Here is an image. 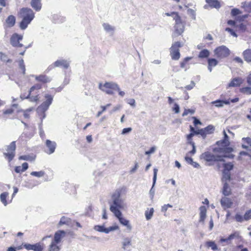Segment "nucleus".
I'll use <instances>...</instances> for the list:
<instances>
[{
    "label": "nucleus",
    "instance_id": "55",
    "mask_svg": "<svg viewBox=\"0 0 251 251\" xmlns=\"http://www.w3.org/2000/svg\"><path fill=\"white\" fill-rule=\"evenodd\" d=\"M228 137L226 133L224 131V138L221 141L222 143L225 144L226 146H228L229 145V142L228 141Z\"/></svg>",
    "mask_w": 251,
    "mask_h": 251
},
{
    "label": "nucleus",
    "instance_id": "44",
    "mask_svg": "<svg viewBox=\"0 0 251 251\" xmlns=\"http://www.w3.org/2000/svg\"><path fill=\"white\" fill-rule=\"evenodd\" d=\"M193 134L192 133H189V134H187L186 135V139H187V144L190 145H193L195 143L193 141Z\"/></svg>",
    "mask_w": 251,
    "mask_h": 251
},
{
    "label": "nucleus",
    "instance_id": "40",
    "mask_svg": "<svg viewBox=\"0 0 251 251\" xmlns=\"http://www.w3.org/2000/svg\"><path fill=\"white\" fill-rule=\"evenodd\" d=\"M240 92L243 94L250 95H251V87H243L239 90Z\"/></svg>",
    "mask_w": 251,
    "mask_h": 251
},
{
    "label": "nucleus",
    "instance_id": "22",
    "mask_svg": "<svg viewBox=\"0 0 251 251\" xmlns=\"http://www.w3.org/2000/svg\"><path fill=\"white\" fill-rule=\"evenodd\" d=\"M214 130L215 128L213 126L211 125H208L205 128H201V131L202 132L201 136L203 138H205L207 134L213 133Z\"/></svg>",
    "mask_w": 251,
    "mask_h": 251
},
{
    "label": "nucleus",
    "instance_id": "24",
    "mask_svg": "<svg viewBox=\"0 0 251 251\" xmlns=\"http://www.w3.org/2000/svg\"><path fill=\"white\" fill-rule=\"evenodd\" d=\"M30 5L34 10L39 11L42 8L41 0H31Z\"/></svg>",
    "mask_w": 251,
    "mask_h": 251
},
{
    "label": "nucleus",
    "instance_id": "37",
    "mask_svg": "<svg viewBox=\"0 0 251 251\" xmlns=\"http://www.w3.org/2000/svg\"><path fill=\"white\" fill-rule=\"evenodd\" d=\"M209 55V51L207 49H203L200 52L198 57L200 58H207Z\"/></svg>",
    "mask_w": 251,
    "mask_h": 251
},
{
    "label": "nucleus",
    "instance_id": "10",
    "mask_svg": "<svg viewBox=\"0 0 251 251\" xmlns=\"http://www.w3.org/2000/svg\"><path fill=\"white\" fill-rule=\"evenodd\" d=\"M214 53L217 57L224 58L229 55L230 51L226 46H222L216 48L214 50Z\"/></svg>",
    "mask_w": 251,
    "mask_h": 251
},
{
    "label": "nucleus",
    "instance_id": "48",
    "mask_svg": "<svg viewBox=\"0 0 251 251\" xmlns=\"http://www.w3.org/2000/svg\"><path fill=\"white\" fill-rule=\"evenodd\" d=\"M195 112L194 109H185L182 116L183 117L188 115V114L192 115Z\"/></svg>",
    "mask_w": 251,
    "mask_h": 251
},
{
    "label": "nucleus",
    "instance_id": "15",
    "mask_svg": "<svg viewBox=\"0 0 251 251\" xmlns=\"http://www.w3.org/2000/svg\"><path fill=\"white\" fill-rule=\"evenodd\" d=\"M69 66V63L66 60H57L53 64L50 65L48 69L50 70L55 67H62L64 69H67Z\"/></svg>",
    "mask_w": 251,
    "mask_h": 251
},
{
    "label": "nucleus",
    "instance_id": "46",
    "mask_svg": "<svg viewBox=\"0 0 251 251\" xmlns=\"http://www.w3.org/2000/svg\"><path fill=\"white\" fill-rule=\"evenodd\" d=\"M192 58V57H185L182 61H181L180 63V66L182 68H184L186 65L188 64V62L189 60H190Z\"/></svg>",
    "mask_w": 251,
    "mask_h": 251
},
{
    "label": "nucleus",
    "instance_id": "59",
    "mask_svg": "<svg viewBox=\"0 0 251 251\" xmlns=\"http://www.w3.org/2000/svg\"><path fill=\"white\" fill-rule=\"evenodd\" d=\"M173 111L176 113H178L179 112V106L177 103H175L174 107H173Z\"/></svg>",
    "mask_w": 251,
    "mask_h": 251
},
{
    "label": "nucleus",
    "instance_id": "30",
    "mask_svg": "<svg viewBox=\"0 0 251 251\" xmlns=\"http://www.w3.org/2000/svg\"><path fill=\"white\" fill-rule=\"evenodd\" d=\"M241 8L244 9L245 12L248 13H251V1L242 2Z\"/></svg>",
    "mask_w": 251,
    "mask_h": 251
},
{
    "label": "nucleus",
    "instance_id": "35",
    "mask_svg": "<svg viewBox=\"0 0 251 251\" xmlns=\"http://www.w3.org/2000/svg\"><path fill=\"white\" fill-rule=\"evenodd\" d=\"M8 196L9 193L7 192H4L0 194V201L5 206L8 203V201H7V198L8 197Z\"/></svg>",
    "mask_w": 251,
    "mask_h": 251
},
{
    "label": "nucleus",
    "instance_id": "51",
    "mask_svg": "<svg viewBox=\"0 0 251 251\" xmlns=\"http://www.w3.org/2000/svg\"><path fill=\"white\" fill-rule=\"evenodd\" d=\"M223 178L225 179L226 180H229L230 179V173L223 171Z\"/></svg>",
    "mask_w": 251,
    "mask_h": 251
},
{
    "label": "nucleus",
    "instance_id": "47",
    "mask_svg": "<svg viewBox=\"0 0 251 251\" xmlns=\"http://www.w3.org/2000/svg\"><path fill=\"white\" fill-rule=\"evenodd\" d=\"M19 66L22 70V74L25 75V67L24 64V60L23 59H21L19 61Z\"/></svg>",
    "mask_w": 251,
    "mask_h": 251
},
{
    "label": "nucleus",
    "instance_id": "7",
    "mask_svg": "<svg viewBox=\"0 0 251 251\" xmlns=\"http://www.w3.org/2000/svg\"><path fill=\"white\" fill-rule=\"evenodd\" d=\"M175 21L174 26L175 31L178 34H181L184 31L185 22L177 12H173L172 17Z\"/></svg>",
    "mask_w": 251,
    "mask_h": 251
},
{
    "label": "nucleus",
    "instance_id": "33",
    "mask_svg": "<svg viewBox=\"0 0 251 251\" xmlns=\"http://www.w3.org/2000/svg\"><path fill=\"white\" fill-rule=\"evenodd\" d=\"M223 194L224 196H228L231 194V190L227 183H225L224 185Z\"/></svg>",
    "mask_w": 251,
    "mask_h": 251
},
{
    "label": "nucleus",
    "instance_id": "29",
    "mask_svg": "<svg viewBox=\"0 0 251 251\" xmlns=\"http://www.w3.org/2000/svg\"><path fill=\"white\" fill-rule=\"evenodd\" d=\"M36 158V155L34 154H26L20 156L19 157V159L20 160H26L29 161H33Z\"/></svg>",
    "mask_w": 251,
    "mask_h": 251
},
{
    "label": "nucleus",
    "instance_id": "43",
    "mask_svg": "<svg viewBox=\"0 0 251 251\" xmlns=\"http://www.w3.org/2000/svg\"><path fill=\"white\" fill-rule=\"evenodd\" d=\"M242 11L238 8H233L231 11V15L233 17H236L238 15L242 14Z\"/></svg>",
    "mask_w": 251,
    "mask_h": 251
},
{
    "label": "nucleus",
    "instance_id": "53",
    "mask_svg": "<svg viewBox=\"0 0 251 251\" xmlns=\"http://www.w3.org/2000/svg\"><path fill=\"white\" fill-rule=\"evenodd\" d=\"M32 110V108H29L25 110H22L23 112L24 116L25 118L28 119L29 118V112Z\"/></svg>",
    "mask_w": 251,
    "mask_h": 251
},
{
    "label": "nucleus",
    "instance_id": "28",
    "mask_svg": "<svg viewBox=\"0 0 251 251\" xmlns=\"http://www.w3.org/2000/svg\"><path fill=\"white\" fill-rule=\"evenodd\" d=\"M244 60L248 63H251V49H247L243 53Z\"/></svg>",
    "mask_w": 251,
    "mask_h": 251
},
{
    "label": "nucleus",
    "instance_id": "8",
    "mask_svg": "<svg viewBox=\"0 0 251 251\" xmlns=\"http://www.w3.org/2000/svg\"><path fill=\"white\" fill-rule=\"evenodd\" d=\"M183 46V44L180 42L173 43L170 48V55L173 60H177L180 58L179 48Z\"/></svg>",
    "mask_w": 251,
    "mask_h": 251
},
{
    "label": "nucleus",
    "instance_id": "34",
    "mask_svg": "<svg viewBox=\"0 0 251 251\" xmlns=\"http://www.w3.org/2000/svg\"><path fill=\"white\" fill-rule=\"evenodd\" d=\"M206 2L209 6L216 8H219L221 6L220 3L217 0H206Z\"/></svg>",
    "mask_w": 251,
    "mask_h": 251
},
{
    "label": "nucleus",
    "instance_id": "6",
    "mask_svg": "<svg viewBox=\"0 0 251 251\" xmlns=\"http://www.w3.org/2000/svg\"><path fill=\"white\" fill-rule=\"evenodd\" d=\"M42 87V85L39 83L34 85L30 88L28 95L25 98L29 99L32 102L38 101L40 98L39 91Z\"/></svg>",
    "mask_w": 251,
    "mask_h": 251
},
{
    "label": "nucleus",
    "instance_id": "62",
    "mask_svg": "<svg viewBox=\"0 0 251 251\" xmlns=\"http://www.w3.org/2000/svg\"><path fill=\"white\" fill-rule=\"evenodd\" d=\"M185 160L188 163L190 164H193V159L191 157L186 156L185 157Z\"/></svg>",
    "mask_w": 251,
    "mask_h": 251
},
{
    "label": "nucleus",
    "instance_id": "52",
    "mask_svg": "<svg viewBox=\"0 0 251 251\" xmlns=\"http://www.w3.org/2000/svg\"><path fill=\"white\" fill-rule=\"evenodd\" d=\"M103 26L104 29L107 31H112L114 30V28L108 24H103Z\"/></svg>",
    "mask_w": 251,
    "mask_h": 251
},
{
    "label": "nucleus",
    "instance_id": "21",
    "mask_svg": "<svg viewBox=\"0 0 251 251\" xmlns=\"http://www.w3.org/2000/svg\"><path fill=\"white\" fill-rule=\"evenodd\" d=\"M65 235L66 232L65 231L62 230H58L55 233L53 240L52 241L58 244Z\"/></svg>",
    "mask_w": 251,
    "mask_h": 251
},
{
    "label": "nucleus",
    "instance_id": "39",
    "mask_svg": "<svg viewBox=\"0 0 251 251\" xmlns=\"http://www.w3.org/2000/svg\"><path fill=\"white\" fill-rule=\"evenodd\" d=\"M154 213L153 208H151L150 209H148L145 211V216L147 220H150L153 216Z\"/></svg>",
    "mask_w": 251,
    "mask_h": 251
},
{
    "label": "nucleus",
    "instance_id": "13",
    "mask_svg": "<svg viewBox=\"0 0 251 251\" xmlns=\"http://www.w3.org/2000/svg\"><path fill=\"white\" fill-rule=\"evenodd\" d=\"M238 98H235L233 99H228L225 100H218L211 102L212 104H215L216 107H220L223 106L224 104H229L230 102L235 103L239 101Z\"/></svg>",
    "mask_w": 251,
    "mask_h": 251
},
{
    "label": "nucleus",
    "instance_id": "57",
    "mask_svg": "<svg viewBox=\"0 0 251 251\" xmlns=\"http://www.w3.org/2000/svg\"><path fill=\"white\" fill-rule=\"evenodd\" d=\"M245 218L246 221L251 219V209L246 212L245 213Z\"/></svg>",
    "mask_w": 251,
    "mask_h": 251
},
{
    "label": "nucleus",
    "instance_id": "63",
    "mask_svg": "<svg viewBox=\"0 0 251 251\" xmlns=\"http://www.w3.org/2000/svg\"><path fill=\"white\" fill-rule=\"evenodd\" d=\"M155 150V148L154 147H151L149 151H146L145 152V154L147 155L150 154L152 153H153Z\"/></svg>",
    "mask_w": 251,
    "mask_h": 251
},
{
    "label": "nucleus",
    "instance_id": "36",
    "mask_svg": "<svg viewBox=\"0 0 251 251\" xmlns=\"http://www.w3.org/2000/svg\"><path fill=\"white\" fill-rule=\"evenodd\" d=\"M205 245L207 248H211V250L215 251L218 250V247L214 241H209L205 243Z\"/></svg>",
    "mask_w": 251,
    "mask_h": 251
},
{
    "label": "nucleus",
    "instance_id": "25",
    "mask_svg": "<svg viewBox=\"0 0 251 251\" xmlns=\"http://www.w3.org/2000/svg\"><path fill=\"white\" fill-rule=\"evenodd\" d=\"M207 209L205 206H201L200 207V219L199 222L203 223L206 217Z\"/></svg>",
    "mask_w": 251,
    "mask_h": 251
},
{
    "label": "nucleus",
    "instance_id": "5",
    "mask_svg": "<svg viewBox=\"0 0 251 251\" xmlns=\"http://www.w3.org/2000/svg\"><path fill=\"white\" fill-rule=\"evenodd\" d=\"M234 239H237L239 242L242 243L244 242L243 237L240 235V232L238 231H234L227 237H221L219 243L221 244L222 246L229 245L232 244V240Z\"/></svg>",
    "mask_w": 251,
    "mask_h": 251
},
{
    "label": "nucleus",
    "instance_id": "27",
    "mask_svg": "<svg viewBox=\"0 0 251 251\" xmlns=\"http://www.w3.org/2000/svg\"><path fill=\"white\" fill-rule=\"evenodd\" d=\"M28 167L27 163L25 162L22 164V166H18L15 167L14 170L16 173H21L25 171Z\"/></svg>",
    "mask_w": 251,
    "mask_h": 251
},
{
    "label": "nucleus",
    "instance_id": "58",
    "mask_svg": "<svg viewBox=\"0 0 251 251\" xmlns=\"http://www.w3.org/2000/svg\"><path fill=\"white\" fill-rule=\"evenodd\" d=\"M157 169L154 168L153 169V186L154 185L157 178Z\"/></svg>",
    "mask_w": 251,
    "mask_h": 251
},
{
    "label": "nucleus",
    "instance_id": "2",
    "mask_svg": "<svg viewBox=\"0 0 251 251\" xmlns=\"http://www.w3.org/2000/svg\"><path fill=\"white\" fill-rule=\"evenodd\" d=\"M121 190H116L112 195L113 204L110 205V210L114 213L115 216L119 219L120 223L124 226H126L129 229H131V227L129 224V221L123 218L122 216V213L119 208L122 207V201L120 199Z\"/></svg>",
    "mask_w": 251,
    "mask_h": 251
},
{
    "label": "nucleus",
    "instance_id": "61",
    "mask_svg": "<svg viewBox=\"0 0 251 251\" xmlns=\"http://www.w3.org/2000/svg\"><path fill=\"white\" fill-rule=\"evenodd\" d=\"M233 61L235 62L242 64L243 63V60L239 57H235L233 58Z\"/></svg>",
    "mask_w": 251,
    "mask_h": 251
},
{
    "label": "nucleus",
    "instance_id": "12",
    "mask_svg": "<svg viewBox=\"0 0 251 251\" xmlns=\"http://www.w3.org/2000/svg\"><path fill=\"white\" fill-rule=\"evenodd\" d=\"M23 247L27 250H33L34 251H43L45 248V245L43 243H37L31 245L29 244H25Z\"/></svg>",
    "mask_w": 251,
    "mask_h": 251
},
{
    "label": "nucleus",
    "instance_id": "3",
    "mask_svg": "<svg viewBox=\"0 0 251 251\" xmlns=\"http://www.w3.org/2000/svg\"><path fill=\"white\" fill-rule=\"evenodd\" d=\"M18 17L22 19L19 25L21 29H25L35 17V13L30 8L23 7L20 9Z\"/></svg>",
    "mask_w": 251,
    "mask_h": 251
},
{
    "label": "nucleus",
    "instance_id": "16",
    "mask_svg": "<svg viewBox=\"0 0 251 251\" xmlns=\"http://www.w3.org/2000/svg\"><path fill=\"white\" fill-rule=\"evenodd\" d=\"M94 229L99 232L108 233L111 231H113L119 229L118 226H110L108 228H105L104 226L96 225L94 227Z\"/></svg>",
    "mask_w": 251,
    "mask_h": 251
},
{
    "label": "nucleus",
    "instance_id": "49",
    "mask_svg": "<svg viewBox=\"0 0 251 251\" xmlns=\"http://www.w3.org/2000/svg\"><path fill=\"white\" fill-rule=\"evenodd\" d=\"M30 175L33 176H35L36 177H41L44 176L45 172L44 171H41L39 172H32L30 173Z\"/></svg>",
    "mask_w": 251,
    "mask_h": 251
},
{
    "label": "nucleus",
    "instance_id": "23",
    "mask_svg": "<svg viewBox=\"0 0 251 251\" xmlns=\"http://www.w3.org/2000/svg\"><path fill=\"white\" fill-rule=\"evenodd\" d=\"M35 78L36 81L43 83H47L51 81V78L45 75H37Z\"/></svg>",
    "mask_w": 251,
    "mask_h": 251
},
{
    "label": "nucleus",
    "instance_id": "31",
    "mask_svg": "<svg viewBox=\"0 0 251 251\" xmlns=\"http://www.w3.org/2000/svg\"><path fill=\"white\" fill-rule=\"evenodd\" d=\"M208 62V69L210 72L212 70V68L216 66L218 63V61L214 58H208L207 60Z\"/></svg>",
    "mask_w": 251,
    "mask_h": 251
},
{
    "label": "nucleus",
    "instance_id": "56",
    "mask_svg": "<svg viewBox=\"0 0 251 251\" xmlns=\"http://www.w3.org/2000/svg\"><path fill=\"white\" fill-rule=\"evenodd\" d=\"M23 245H22L20 246H18L17 247H9L8 249H7V251H16V250H20L21 249H22L23 248Z\"/></svg>",
    "mask_w": 251,
    "mask_h": 251
},
{
    "label": "nucleus",
    "instance_id": "32",
    "mask_svg": "<svg viewBox=\"0 0 251 251\" xmlns=\"http://www.w3.org/2000/svg\"><path fill=\"white\" fill-rule=\"evenodd\" d=\"M57 244V243L51 241L48 247V251H60V247Z\"/></svg>",
    "mask_w": 251,
    "mask_h": 251
},
{
    "label": "nucleus",
    "instance_id": "26",
    "mask_svg": "<svg viewBox=\"0 0 251 251\" xmlns=\"http://www.w3.org/2000/svg\"><path fill=\"white\" fill-rule=\"evenodd\" d=\"M46 145L49 148V151L47 152L49 154L52 153L56 148V143L54 142H52L50 140H47L46 142Z\"/></svg>",
    "mask_w": 251,
    "mask_h": 251
},
{
    "label": "nucleus",
    "instance_id": "18",
    "mask_svg": "<svg viewBox=\"0 0 251 251\" xmlns=\"http://www.w3.org/2000/svg\"><path fill=\"white\" fill-rule=\"evenodd\" d=\"M16 23V18L14 16L11 15L7 17L3 24L4 28H11L14 26Z\"/></svg>",
    "mask_w": 251,
    "mask_h": 251
},
{
    "label": "nucleus",
    "instance_id": "41",
    "mask_svg": "<svg viewBox=\"0 0 251 251\" xmlns=\"http://www.w3.org/2000/svg\"><path fill=\"white\" fill-rule=\"evenodd\" d=\"M232 28L226 27V28L225 30L229 32L230 34L233 36L237 37L238 35L236 33L237 32L236 30V28H235L234 26H232Z\"/></svg>",
    "mask_w": 251,
    "mask_h": 251
},
{
    "label": "nucleus",
    "instance_id": "4",
    "mask_svg": "<svg viewBox=\"0 0 251 251\" xmlns=\"http://www.w3.org/2000/svg\"><path fill=\"white\" fill-rule=\"evenodd\" d=\"M99 89L108 95H113L116 90H119V85L113 81L100 82Z\"/></svg>",
    "mask_w": 251,
    "mask_h": 251
},
{
    "label": "nucleus",
    "instance_id": "9",
    "mask_svg": "<svg viewBox=\"0 0 251 251\" xmlns=\"http://www.w3.org/2000/svg\"><path fill=\"white\" fill-rule=\"evenodd\" d=\"M16 148V142H12L6 148V152L3 153V155L9 162H10L15 156Z\"/></svg>",
    "mask_w": 251,
    "mask_h": 251
},
{
    "label": "nucleus",
    "instance_id": "64",
    "mask_svg": "<svg viewBox=\"0 0 251 251\" xmlns=\"http://www.w3.org/2000/svg\"><path fill=\"white\" fill-rule=\"evenodd\" d=\"M14 112V110L12 108H9L3 111V114H11L13 113Z\"/></svg>",
    "mask_w": 251,
    "mask_h": 251
},
{
    "label": "nucleus",
    "instance_id": "11",
    "mask_svg": "<svg viewBox=\"0 0 251 251\" xmlns=\"http://www.w3.org/2000/svg\"><path fill=\"white\" fill-rule=\"evenodd\" d=\"M23 36L22 35L18 34L15 33L13 34L10 37V43L13 47H23V45L20 43L23 40Z\"/></svg>",
    "mask_w": 251,
    "mask_h": 251
},
{
    "label": "nucleus",
    "instance_id": "38",
    "mask_svg": "<svg viewBox=\"0 0 251 251\" xmlns=\"http://www.w3.org/2000/svg\"><path fill=\"white\" fill-rule=\"evenodd\" d=\"M71 222V219L69 218L63 216L61 218L59 222L58 223V226H61L63 225H68Z\"/></svg>",
    "mask_w": 251,
    "mask_h": 251
},
{
    "label": "nucleus",
    "instance_id": "17",
    "mask_svg": "<svg viewBox=\"0 0 251 251\" xmlns=\"http://www.w3.org/2000/svg\"><path fill=\"white\" fill-rule=\"evenodd\" d=\"M227 24L231 26H234L236 30L238 32H244L247 29V26L243 24H241L239 25H236V22L231 20L227 21Z\"/></svg>",
    "mask_w": 251,
    "mask_h": 251
},
{
    "label": "nucleus",
    "instance_id": "45",
    "mask_svg": "<svg viewBox=\"0 0 251 251\" xmlns=\"http://www.w3.org/2000/svg\"><path fill=\"white\" fill-rule=\"evenodd\" d=\"M131 240L129 238H126L122 243L123 248L126 249L127 246L131 245Z\"/></svg>",
    "mask_w": 251,
    "mask_h": 251
},
{
    "label": "nucleus",
    "instance_id": "50",
    "mask_svg": "<svg viewBox=\"0 0 251 251\" xmlns=\"http://www.w3.org/2000/svg\"><path fill=\"white\" fill-rule=\"evenodd\" d=\"M234 218L238 222H242L245 220V215L243 216L240 214H237L235 215Z\"/></svg>",
    "mask_w": 251,
    "mask_h": 251
},
{
    "label": "nucleus",
    "instance_id": "54",
    "mask_svg": "<svg viewBox=\"0 0 251 251\" xmlns=\"http://www.w3.org/2000/svg\"><path fill=\"white\" fill-rule=\"evenodd\" d=\"M195 86V83L194 81H191L189 85H187L184 87L186 90H191Z\"/></svg>",
    "mask_w": 251,
    "mask_h": 251
},
{
    "label": "nucleus",
    "instance_id": "20",
    "mask_svg": "<svg viewBox=\"0 0 251 251\" xmlns=\"http://www.w3.org/2000/svg\"><path fill=\"white\" fill-rule=\"evenodd\" d=\"M244 81V79L241 77L234 78L228 84V87H239L243 83Z\"/></svg>",
    "mask_w": 251,
    "mask_h": 251
},
{
    "label": "nucleus",
    "instance_id": "1",
    "mask_svg": "<svg viewBox=\"0 0 251 251\" xmlns=\"http://www.w3.org/2000/svg\"><path fill=\"white\" fill-rule=\"evenodd\" d=\"M232 151L231 148H217L213 150L214 154L206 151L201 155L200 158L206 161L209 166L216 164L218 170L223 167V171L230 172L233 169L234 165L231 162L226 163L225 158L229 157L226 154V152H230Z\"/></svg>",
    "mask_w": 251,
    "mask_h": 251
},
{
    "label": "nucleus",
    "instance_id": "60",
    "mask_svg": "<svg viewBox=\"0 0 251 251\" xmlns=\"http://www.w3.org/2000/svg\"><path fill=\"white\" fill-rule=\"evenodd\" d=\"M243 140L245 143H247L249 146L251 147V138L250 137L244 138Z\"/></svg>",
    "mask_w": 251,
    "mask_h": 251
},
{
    "label": "nucleus",
    "instance_id": "14",
    "mask_svg": "<svg viewBox=\"0 0 251 251\" xmlns=\"http://www.w3.org/2000/svg\"><path fill=\"white\" fill-rule=\"evenodd\" d=\"M45 98V100L39 107L43 111H46L51 104L53 100V96L49 94H46Z\"/></svg>",
    "mask_w": 251,
    "mask_h": 251
},
{
    "label": "nucleus",
    "instance_id": "19",
    "mask_svg": "<svg viewBox=\"0 0 251 251\" xmlns=\"http://www.w3.org/2000/svg\"><path fill=\"white\" fill-rule=\"evenodd\" d=\"M220 201L222 206L225 209L231 207L233 204L232 200L227 198V196L222 197Z\"/></svg>",
    "mask_w": 251,
    "mask_h": 251
},
{
    "label": "nucleus",
    "instance_id": "42",
    "mask_svg": "<svg viewBox=\"0 0 251 251\" xmlns=\"http://www.w3.org/2000/svg\"><path fill=\"white\" fill-rule=\"evenodd\" d=\"M244 245L242 244H238L232 250V251H249L248 248H243Z\"/></svg>",
    "mask_w": 251,
    "mask_h": 251
}]
</instances>
